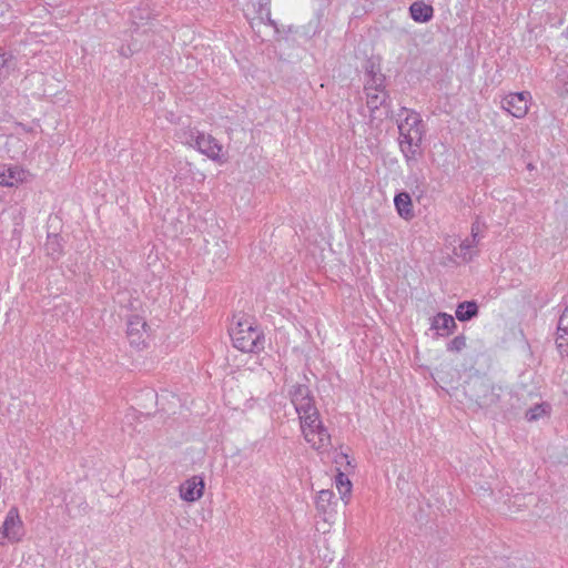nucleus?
I'll return each mask as SVG.
<instances>
[{
  "instance_id": "obj_1",
  "label": "nucleus",
  "mask_w": 568,
  "mask_h": 568,
  "mask_svg": "<svg viewBox=\"0 0 568 568\" xmlns=\"http://www.w3.org/2000/svg\"><path fill=\"white\" fill-rule=\"evenodd\" d=\"M288 396L298 415L301 432L306 443L317 452L328 450L332 446L331 435L323 425L310 388L303 384L293 385Z\"/></svg>"
},
{
  "instance_id": "obj_2",
  "label": "nucleus",
  "mask_w": 568,
  "mask_h": 568,
  "mask_svg": "<svg viewBox=\"0 0 568 568\" xmlns=\"http://www.w3.org/2000/svg\"><path fill=\"white\" fill-rule=\"evenodd\" d=\"M405 118L398 124L399 146L406 161H415L420 153V143L423 140V121L420 115L413 111L404 109Z\"/></svg>"
},
{
  "instance_id": "obj_3",
  "label": "nucleus",
  "mask_w": 568,
  "mask_h": 568,
  "mask_svg": "<svg viewBox=\"0 0 568 568\" xmlns=\"http://www.w3.org/2000/svg\"><path fill=\"white\" fill-rule=\"evenodd\" d=\"M231 337L234 347L242 352L253 353L263 348L262 333L248 320L237 322L232 328Z\"/></svg>"
},
{
  "instance_id": "obj_4",
  "label": "nucleus",
  "mask_w": 568,
  "mask_h": 568,
  "mask_svg": "<svg viewBox=\"0 0 568 568\" xmlns=\"http://www.w3.org/2000/svg\"><path fill=\"white\" fill-rule=\"evenodd\" d=\"M185 143L195 148L213 161L220 163L224 162L223 146L210 134L200 133L197 131L193 132L191 130L189 136L185 139Z\"/></svg>"
},
{
  "instance_id": "obj_5",
  "label": "nucleus",
  "mask_w": 568,
  "mask_h": 568,
  "mask_svg": "<svg viewBox=\"0 0 568 568\" xmlns=\"http://www.w3.org/2000/svg\"><path fill=\"white\" fill-rule=\"evenodd\" d=\"M365 93L366 105L369 110V122L371 124L378 125L389 115L388 95L385 90H377V92L365 91Z\"/></svg>"
},
{
  "instance_id": "obj_6",
  "label": "nucleus",
  "mask_w": 568,
  "mask_h": 568,
  "mask_svg": "<svg viewBox=\"0 0 568 568\" xmlns=\"http://www.w3.org/2000/svg\"><path fill=\"white\" fill-rule=\"evenodd\" d=\"M24 535V526L20 518L19 511L16 507H12L0 528V545L7 542H18Z\"/></svg>"
},
{
  "instance_id": "obj_7",
  "label": "nucleus",
  "mask_w": 568,
  "mask_h": 568,
  "mask_svg": "<svg viewBox=\"0 0 568 568\" xmlns=\"http://www.w3.org/2000/svg\"><path fill=\"white\" fill-rule=\"evenodd\" d=\"M531 95L527 91L509 93L501 101V108L513 116L521 119L529 110Z\"/></svg>"
},
{
  "instance_id": "obj_8",
  "label": "nucleus",
  "mask_w": 568,
  "mask_h": 568,
  "mask_svg": "<svg viewBox=\"0 0 568 568\" xmlns=\"http://www.w3.org/2000/svg\"><path fill=\"white\" fill-rule=\"evenodd\" d=\"M146 322L139 315H132L128 320L126 335L131 345L140 347L148 338Z\"/></svg>"
},
{
  "instance_id": "obj_9",
  "label": "nucleus",
  "mask_w": 568,
  "mask_h": 568,
  "mask_svg": "<svg viewBox=\"0 0 568 568\" xmlns=\"http://www.w3.org/2000/svg\"><path fill=\"white\" fill-rule=\"evenodd\" d=\"M337 500L333 490L323 489L318 493L316 498V509L323 516L324 521L331 523L334 520L337 513Z\"/></svg>"
},
{
  "instance_id": "obj_10",
  "label": "nucleus",
  "mask_w": 568,
  "mask_h": 568,
  "mask_svg": "<svg viewBox=\"0 0 568 568\" xmlns=\"http://www.w3.org/2000/svg\"><path fill=\"white\" fill-rule=\"evenodd\" d=\"M204 480L200 476H193L180 485V497L193 503L199 500L204 494Z\"/></svg>"
},
{
  "instance_id": "obj_11",
  "label": "nucleus",
  "mask_w": 568,
  "mask_h": 568,
  "mask_svg": "<svg viewBox=\"0 0 568 568\" xmlns=\"http://www.w3.org/2000/svg\"><path fill=\"white\" fill-rule=\"evenodd\" d=\"M477 230L471 227V235L465 239L458 247L454 250V254L460 257L464 262H469L477 254L476 247L478 244Z\"/></svg>"
},
{
  "instance_id": "obj_12",
  "label": "nucleus",
  "mask_w": 568,
  "mask_h": 568,
  "mask_svg": "<svg viewBox=\"0 0 568 568\" xmlns=\"http://www.w3.org/2000/svg\"><path fill=\"white\" fill-rule=\"evenodd\" d=\"M410 17L416 22H427L433 18V7L423 1H416L409 7Z\"/></svg>"
},
{
  "instance_id": "obj_13",
  "label": "nucleus",
  "mask_w": 568,
  "mask_h": 568,
  "mask_svg": "<svg viewBox=\"0 0 568 568\" xmlns=\"http://www.w3.org/2000/svg\"><path fill=\"white\" fill-rule=\"evenodd\" d=\"M396 210L400 217L410 220L414 216L410 195L406 192L397 194L394 199Z\"/></svg>"
},
{
  "instance_id": "obj_14",
  "label": "nucleus",
  "mask_w": 568,
  "mask_h": 568,
  "mask_svg": "<svg viewBox=\"0 0 568 568\" xmlns=\"http://www.w3.org/2000/svg\"><path fill=\"white\" fill-rule=\"evenodd\" d=\"M456 327L455 320L446 313H438L432 322V328L442 332V335H448Z\"/></svg>"
},
{
  "instance_id": "obj_15",
  "label": "nucleus",
  "mask_w": 568,
  "mask_h": 568,
  "mask_svg": "<svg viewBox=\"0 0 568 568\" xmlns=\"http://www.w3.org/2000/svg\"><path fill=\"white\" fill-rule=\"evenodd\" d=\"M6 148L12 159L24 154L28 150L27 143L17 135L8 136Z\"/></svg>"
},
{
  "instance_id": "obj_16",
  "label": "nucleus",
  "mask_w": 568,
  "mask_h": 568,
  "mask_svg": "<svg viewBox=\"0 0 568 568\" xmlns=\"http://www.w3.org/2000/svg\"><path fill=\"white\" fill-rule=\"evenodd\" d=\"M478 313V306L476 302H463L457 306L456 317L462 321H469Z\"/></svg>"
},
{
  "instance_id": "obj_17",
  "label": "nucleus",
  "mask_w": 568,
  "mask_h": 568,
  "mask_svg": "<svg viewBox=\"0 0 568 568\" xmlns=\"http://www.w3.org/2000/svg\"><path fill=\"white\" fill-rule=\"evenodd\" d=\"M44 250L47 254L50 255L52 258H59L62 254L61 237L57 234L48 235L47 242L44 244Z\"/></svg>"
},
{
  "instance_id": "obj_18",
  "label": "nucleus",
  "mask_w": 568,
  "mask_h": 568,
  "mask_svg": "<svg viewBox=\"0 0 568 568\" xmlns=\"http://www.w3.org/2000/svg\"><path fill=\"white\" fill-rule=\"evenodd\" d=\"M369 79L366 81L364 87L365 91L377 92V90H385V77L379 71L373 69L368 72Z\"/></svg>"
},
{
  "instance_id": "obj_19",
  "label": "nucleus",
  "mask_w": 568,
  "mask_h": 568,
  "mask_svg": "<svg viewBox=\"0 0 568 568\" xmlns=\"http://www.w3.org/2000/svg\"><path fill=\"white\" fill-rule=\"evenodd\" d=\"M335 485L341 495V498L344 500L345 504H347L348 497L351 496L352 491L351 480L345 474L338 471V474L335 477Z\"/></svg>"
},
{
  "instance_id": "obj_20",
  "label": "nucleus",
  "mask_w": 568,
  "mask_h": 568,
  "mask_svg": "<svg viewBox=\"0 0 568 568\" xmlns=\"http://www.w3.org/2000/svg\"><path fill=\"white\" fill-rule=\"evenodd\" d=\"M7 169V180H9L8 182L11 181V183L8 186H13L17 183L27 181L29 173L26 170L19 166H10Z\"/></svg>"
},
{
  "instance_id": "obj_21",
  "label": "nucleus",
  "mask_w": 568,
  "mask_h": 568,
  "mask_svg": "<svg viewBox=\"0 0 568 568\" xmlns=\"http://www.w3.org/2000/svg\"><path fill=\"white\" fill-rule=\"evenodd\" d=\"M548 406L546 404H538L526 412V419L528 422H535L544 417L547 414Z\"/></svg>"
},
{
  "instance_id": "obj_22",
  "label": "nucleus",
  "mask_w": 568,
  "mask_h": 568,
  "mask_svg": "<svg viewBox=\"0 0 568 568\" xmlns=\"http://www.w3.org/2000/svg\"><path fill=\"white\" fill-rule=\"evenodd\" d=\"M556 344L560 354L568 356V333L557 332Z\"/></svg>"
},
{
  "instance_id": "obj_23",
  "label": "nucleus",
  "mask_w": 568,
  "mask_h": 568,
  "mask_svg": "<svg viewBox=\"0 0 568 568\" xmlns=\"http://www.w3.org/2000/svg\"><path fill=\"white\" fill-rule=\"evenodd\" d=\"M466 347V337L464 335H458L450 341L447 348L452 352H460Z\"/></svg>"
},
{
  "instance_id": "obj_24",
  "label": "nucleus",
  "mask_w": 568,
  "mask_h": 568,
  "mask_svg": "<svg viewBox=\"0 0 568 568\" xmlns=\"http://www.w3.org/2000/svg\"><path fill=\"white\" fill-rule=\"evenodd\" d=\"M557 332L568 333V305L566 306L559 318Z\"/></svg>"
},
{
  "instance_id": "obj_25",
  "label": "nucleus",
  "mask_w": 568,
  "mask_h": 568,
  "mask_svg": "<svg viewBox=\"0 0 568 568\" xmlns=\"http://www.w3.org/2000/svg\"><path fill=\"white\" fill-rule=\"evenodd\" d=\"M7 172H8L7 166L0 165V185L7 186L11 183V181L8 182L9 180H7Z\"/></svg>"
},
{
  "instance_id": "obj_26",
  "label": "nucleus",
  "mask_w": 568,
  "mask_h": 568,
  "mask_svg": "<svg viewBox=\"0 0 568 568\" xmlns=\"http://www.w3.org/2000/svg\"><path fill=\"white\" fill-rule=\"evenodd\" d=\"M9 6L3 1L0 0V19L4 17V13L8 11Z\"/></svg>"
},
{
  "instance_id": "obj_27",
  "label": "nucleus",
  "mask_w": 568,
  "mask_h": 568,
  "mask_svg": "<svg viewBox=\"0 0 568 568\" xmlns=\"http://www.w3.org/2000/svg\"><path fill=\"white\" fill-rule=\"evenodd\" d=\"M120 53L124 57H129L130 54H132V50L131 49H128V50H124L123 48L121 49Z\"/></svg>"
}]
</instances>
